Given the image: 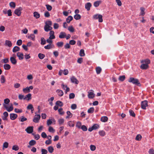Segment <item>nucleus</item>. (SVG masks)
Segmentation results:
<instances>
[{
    "mask_svg": "<svg viewBox=\"0 0 154 154\" xmlns=\"http://www.w3.org/2000/svg\"><path fill=\"white\" fill-rule=\"evenodd\" d=\"M57 92L58 93V95L60 96H62L63 94V92L62 91L58 89L57 90Z\"/></svg>",
    "mask_w": 154,
    "mask_h": 154,
    "instance_id": "e433bc0d",
    "label": "nucleus"
},
{
    "mask_svg": "<svg viewBox=\"0 0 154 154\" xmlns=\"http://www.w3.org/2000/svg\"><path fill=\"white\" fill-rule=\"evenodd\" d=\"M129 82L132 83L133 84L137 85L138 86H140L141 84L139 80L136 79H135L133 77H131L129 78L128 80Z\"/></svg>",
    "mask_w": 154,
    "mask_h": 154,
    "instance_id": "f257e3e1",
    "label": "nucleus"
},
{
    "mask_svg": "<svg viewBox=\"0 0 154 154\" xmlns=\"http://www.w3.org/2000/svg\"><path fill=\"white\" fill-rule=\"evenodd\" d=\"M99 134L100 136L103 137L106 134L105 131L103 130L99 131Z\"/></svg>",
    "mask_w": 154,
    "mask_h": 154,
    "instance_id": "a18cd8bd",
    "label": "nucleus"
},
{
    "mask_svg": "<svg viewBox=\"0 0 154 154\" xmlns=\"http://www.w3.org/2000/svg\"><path fill=\"white\" fill-rule=\"evenodd\" d=\"M71 81L72 82L75 83V84H77L79 83V81L74 76L72 77L71 79Z\"/></svg>",
    "mask_w": 154,
    "mask_h": 154,
    "instance_id": "1a4fd4ad",
    "label": "nucleus"
},
{
    "mask_svg": "<svg viewBox=\"0 0 154 154\" xmlns=\"http://www.w3.org/2000/svg\"><path fill=\"white\" fill-rule=\"evenodd\" d=\"M33 128L32 126H29L25 129V131L29 134L31 133L33 131Z\"/></svg>",
    "mask_w": 154,
    "mask_h": 154,
    "instance_id": "6e6552de",
    "label": "nucleus"
},
{
    "mask_svg": "<svg viewBox=\"0 0 154 154\" xmlns=\"http://www.w3.org/2000/svg\"><path fill=\"white\" fill-rule=\"evenodd\" d=\"M129 111L130 115L131 116H132L133 117H135V114L132 110L130 109Z\"/></svg>",
    "mask_w": 154,
    "mask_h": 154,
    "instance_id": "a19ab883",
    "label": "nucleus"
},
{
    "mask_svg": "<svg viewBox=\"0 0 154 154\" xmlns=\"http://www.w3.org/2000/svg\"><path fill=\"white\" fill-rule=\"evenodd\" d=\"M68 125L70 127H73L74 126V124L73 123V122L72 121H70L68 122Z\"/></svg>",
    "mask_w": 154,
    "mask_h": 154,
    "instance_id": "603ef678",
    "label": "nucleus"
},
{
    "mask_svg": "<svg viewBox=\"0 0 154 154\" xmlns=\"http://www.w3.org/2000/svg\"><path fill=\"white\" fill-rule=\"evenodd\" d=\"M42 154H47L48 152L47 150L45 149H41Z\"/></svg>",
    "mask_w": 154,
    "mask_h": 154,
    "instance_id": "052dcab7",
    "label": "nucleus"
},
{
    "mask_svg": "<svg viewBox=\"0 0 154 154\" xmlns=\"http://www.w3.org/2000/svg\"><path fill=\"white\" fill-rule=\"evenodd\" d=\"M5 43L6 45L8 46L9 47H11L12 45V44L11 42L9 40H6L5 41Z\"/></svg>",
    "mask_w": 154,
    "mask_h": 154,
    "instance_id": "cd10ccee",
    "label": "nucleus"
},
{
    "mask_svg": "<svg viewBox=\"0 0 154 154\" xmlns=\"http://www.w3.org/2000/svg\"><path fill=\"white\" fill-rule=\"evenodd\" d=\"M11 63L13 64H15L17 63V61L16 59L13 57H11L10 58Z\"/></svg>",
    "mask_w": 154,
    "mask_h": 154,
    "instance_id": "393cba45",
    "label": "nucleus"
},
{
    "mask_svg": "<svg viewBox=\"0 0 154 154\" xmlns=\"http://www.w3.org/2000/svg\"><path fill=\"white\" fill-rule=\"evenodd\" d=\"M79 55L80 56L83 57L85 55L84 51L83 49H81L80 51L79 52Z\"/></svg>",
    "mask_w": 154,
    "mask_h": 154,
    "instance_id": "ea45409f",
    "label": "nucleus"
},
{
    "mask_svg": "<svg viewBox=\"0 0 154 154\" xmlns=\"http://www.w3.org/2000/svg\"><path fill=\"white\" fill-rule=\"evenodd\" d=\"M9 5L11 7L13 8H15L16 6V5L15 3L13 2L10 3Z\"/></svg>",
    "mask_w": 154,
    "mask_h": 154,
    "instance_id": "de8ad7c7",
    "label": "nucleus"
},
{
    "mask_svg": "<svg viewBox=\"0 0 154 154\" xmlns=\"http://www.w3.org/2000/svg\"><path fill=\"white\" fill-rule=\"evenodd\" d=\"M68 30L71 32H73L74 31V29L72 26H69L68 28Z\"/></svg>",
    "mask_w": 154,
    "mask_h": 154,
    "instance_id": "6e6d98bb",
    "label": "nucleus"
},
{
    "mask_svg": "<svg viewBox=\"0 0 154 154\" xmlns=\"http://www.w3.org/2000/svg\"><path fill=\"white\" fill-rule=\"evenodd\" d=\"M82 125L81 123L80 122H78L76 124V127L79 128H81Z\"/></svg>",
    "mask_w": 154,
    "mask_h": 154,
    "instance_id": "0e129e2a",
    "label": "nucleus"
},
{
    "mask_svg": "<svg viewBox=\"0 0 154 154\" xmlns=\"http://www.w3.org/2000/svg\"><path fill=\"white\" fill-rule=\"evenodd\" d=\"M96 73L97 74H100L102 70L101 68L100 67H97L96 69Z\"/></svg>",
    "mask_w": 154,
    "mask_h": 154,
    "instance_id": "f704fd0d",
    "label": "nucleus"
},
{
    "mask_svg": "<svg viewBox=\"0 0 154 154\" xmlns=\"http://www.w3.org/2000/svg\"><path fill=\"white\" fill-rule=\"evenodd\" d=\"M92 127L94 130H95L99 128V125L97 124H94Z\"/></svg>",
    "mask_w": 154,
    "mask_h": 154,
    "instance_id": "bf43d9fd",
    "label": "nucleus"
},
{
    "mask_svg": "<svg viewBox=\"0 0 154 154\" xmlns=\"http://www.w3.org/2000/svg\"><path fill=\"white\" fill-rule=\"evenodd\" d=\"M90 149L91 151H94L96 149V146L93 145H91L90 146Z\"/></svg>",
    "mask_w": 154,
    "mask_h": 154,
    "instance_id": "4d7b16f0",
    "label": "nucleus"
},
{
    "mask_svg": "<svg viewBox=\"0 0 154 154\" xmlns=\"http://www.w3.org/2000/svg\"><path fill=\"white\" fill-rule=\"evenodd\" d=\"M91 6L92 5L91 3L88 2L85 4V7L88 11H89Z\"/></svg>",
    "mask_w": 154,
    "mask_h": 154,
    "instance_id": "9b49d317",
    "label": "nucleus"
},
{
    "mask_svg": "<svg viewBox=\"0 0 154 154\" xmlns=\"http://www.w3.org/2000/svg\"><path fill=\"white\" fill-rule=\"evenodd\" d=\"M54 47L53 44H48L46 46L44 47V48L46 49H50Z\"/></svg>",
    "mask_w": 154,
    "mask_h": 154,
    "instance_id": "f8f14e48",
    "label": "nucleus"
},
{
    "mask_svg": "<svg viewBox=\"0 0 154 154\" xmlns=\"http://www.w3.org/2000/svg\"><path fill=\"white\" fill-rule=\"evenodd\" d=\"M22 43V41L21 39L18 40L17 42V45L19 46L21 45Z\"/></svg>",
    "mask_w": 154,
    "mask_h": 154,
    "instance_id": "338daca9",
    "label": "nucleus"
},
{
    "mask_svg": "<svg viewBox=\"0 0 154 154\" xmlns=\"http://www.w3.org/2000/svg\"><path fill=\"white\" fill-rule=\"evenodd\" d=\"M62 88L65 90V93H66L70 91L69 88L66 85H65L63 84L61 85Z\"/></svg>",
    "mask_w": 154,
    "mask_h": 154,
    "instance_id": "0eeeda50",
    "label": "nucleus"
},
{
    "mask_svg": "<svg viewBox=\"0 0 154 154\" xmlns=\"http://www.w3.org/2000/svg\"><path fill=\"white\" fill-rule=\"evenodd\" d=\"M17 117V114L14 113H11L10 114V118L11 120H14Z\"/></svg>",
    "mask_w": 154,
    "mask_h": 154,
    "instance_id": "f3484780",
    "label": "nucleus"
},
{
    "mask_svg": "<svg viewBox=\"0 0 154 154\" xmlns=\"http://www.w3.org/2000/svg\"><path fill=\"white\" fill-rule=\"evenodd\" d=\"M66 113L68 116L66 117V119H68L72 117V114L69 111H67L66 112Z\"/></svg>",
    "mask_w": 154,
    "mask_h": 154,
    "instance_id": "c9c22d12",
    "label": "nucleus"
},
{
    "mask_svg": "<svg viewBox=\"0 0 154 154\" xmlns=\"http://www.w3.org/2000/svg\"><path fill=\"white\" fill-rule=\"evenodd\" d=\"M88 97L89 98L92 99L94 97V94L92 92H88Z\"/></svg>",
    "mask_w": 154,
    "mask_h": 154,
    "instance_id": "412c9836",
    "label": "nucleus"
},
{
    "mask_svg": "<svg viewBox=\"0 0 154 154\" xmlns=\"http://www.w3.org/2000/svg\"><path fill=\"white\" fill-rule=\"evenodd\" d=\"M36 143V142L34 140H30L29 143V145L27 147L28 148H30L31 146H33L35 145Z\"/></svg>",
    "mask_w": 154,
    "mask_h": 154,
    "instance_id": "dca6fc26",
    "label": "nucleus"
},
{
    "mask_svg": "<svg viewBox=\"0 0 154 154\" xmlns=\"http://www.w3.org/2000/svg\"><path fill=\"white\" fill-rule=\"evenodd\" d=\"M108 118L107 116H102L100 118V120L103 122H106L108 121Z\"/></svg>",
    "mask_w": 154,
    "mask_h": 154,
    "instance_id": "5701e85b",
    "label": "nucleus"
},
{
    "mask_svg": "<svg viewBox=\"0 0 154 154\" xmlns=\"http://www.w3.org/2000/svg\"><path fill=\"white\" fill-rule=\"evenodd\" d=\"M103 16L101 14H95L93 16V18L95 20L98 19V21L99 22H102L103 21Z\"/></svg>",
    "mask_w": 154,
    "mask_h": 154,
    "instance_id": "f03ea898",
    "label": "nucleus"
},
{
    "mask_svg": "<svg viewBox=\"0 0 154 154\" xmlns=\"http://www.w3.org/2000/svg\"><path fill=\"white\" fill-rule=\"evenodd\" d=\"M23 8L21 7H19L16 9L14 11V13L17 16H20L21 14V11H22Z\"/></svg>",
    "mask_w": 154,
    "mask_h": 154,
    "instance_id": "7ed1b4c3",
    "label": "nucleus"
},
{
    "mask_svg": "<svg viewBox=\"0 0 154 154\" xmlns=\"http://www.w3.org/2000/svg\"><path fill=\"white\" fill-rule=\"evenodd\" d=\"M33 89V86H31L29 87H27L25 88H23V91L24 93H26L29 92L30 91V90H32Z\"/></svg>",
    "mask_w": 154,
    "mask_h": 154,
    "instance_id": "20e7f679",
    "label": "nucleus"
},
{
    "mask_svg": "<svg viewBox=\"0 0 154 154\" xmlns=\"http://www.w3.org/2000/svg\"><path fill=\"white\" fill-rule=\"evenodd\" d=\"M4 68L5 70H9L11 68V66L9 64H5L4 65Z\"/></svg>",
    "mask_w": 154,
    "mask_h": 154,
    "instance_id": "7c9ffc66",
    "label": "nucleus"
},
{
    "mask_svg": "<svg viewBox=\"0 0 154 154\" xmlns=\"http://www.w3.org/2000/svg\"><path fill=\"white\" fill-rule=\"evenodd\" d=\"M66 36V33L64 32H61L59 36V37L60 38H65Z\"/></svg>",
    "mask_w": 154,
    "mask_h": 154,
    "instance_id": "a211bd4d",
    "label": "nucleus"
},
{
    "mask_svg": "<svg viewBox=\"0 0 154 154\" xmlns=\"http://www.w3.org/2000/svg\"><path fill=\"white\" fill-rule=\"evenodd\" d=\"M31 94H28L25 96L24 98V100H30L31 99Z\"/></svg>",
    "mask_w": 154,
    "mask_h": 154,
    "instance_id": "4be33fe9",
    "label": "nucleus"
},
{
    "mask_svg": "<svg viewBox=\"0 0 154 154\" xmlns=\"http://www.w3.org/2000/svg\"><path fill=\"white\" fill-rule=\"evenodd\" d=\"M1 83H4L5 82V79L4 75H2L1 76Z\"/></svg>",
    "mask_w": 154,
    "mask_h": 154,
    "instance_id": "13d9d810",
    "label": "nucleus"
},
{
    "mask_svg": "<svg viewBox=\"0 0 154 154\" xmlns=\"http://www.w3.org/2000/svg\"><path fill=\"white\" fill-rule=\"evenodd\" d=\"M41 118V116L40 115H35L33 121L35 123H38Z\"/></svg>",
    "mask_w": 154,
    "mask_h": 154,
    "instance_id": "39448f33",
    "label": "nucleus"
},
{
    "mask_svg": "<svg viewBox=\"0 0 154 154\" xmlns=\"http://www.w3.org/2000/svg\"><path fill=\"white\" fill-rule=\"evenodd\" d=\"M34 16L36 19H38L40 17V14L37 12H34L33 13Z\"/></svg>",
    "mask_w": 154,
    "mask_h": 154,
    "instance_id": "c756f323",
    "label": "nucleus"
},
{
    "mask_svg": "<svg viewBox=\"0 0 154 154\" xmlns=\"http://www.w3.org/2000/svg\"><path fill=\"white\" fill-rule=\"evenodd\" d=\"M56 105L60 107H62L63 105V103L61 101L58 100L56 102Z\"/></svg>",
    "mask_w": 154,
    "mask_h": 154,
    "instance_id": "c85d7f7f",
    "label": "nucleus"
},
{
    "mask_svg": "<svg viewBox=\"0 0 154 154\" xmlns=\"http://www.w3.org/2000/svg\"><path fill=\"white\" fill-rule=\"evenodd\" d=\"M63 42H58L56 44V45L58 47H62L63 45Z\"/></svg>",
    "mask_w": 154,
    "mask_h": 154,
    "instance_id": "4c0bfd02",
    "label": "nucleus"
},
{
    "mask_svg": "<svg viewBox=\"0 0 154 154\" xmlns=\"http://www.w3.org/2000/svg\"><path fill=\"white\" fill-rule=\"evenodd\" d=\"M94 110V108L93 107L90 108L88 110V112L89 113H91L93 112Z\"/></svg>",
    "mask_w": 154,
    "mask_h": 154,
    "instance_id": "8fccbe9b",
    "label": "nucleus"
},
{
    "mask_svg": "<svg viewBox=\"0 0 154 154\" xmlns=\"http://www.w3.org/2000/svg\"><path fill=\"white\" fill-rule=\"evenodd\" d=\"M3 106L8 112H10L12 111L13 109V107L12 106H10L9 107H8L6 105L3 104Z\"/></svg>",
    "mask_w": 154,
    "mask_h": 154,
    "instance_id": "2eb2a0df",
    "label": "nucleus"
},
{
    "mask_svg": "<svg viewBox=\"0 0 154 154\" xmlns=\"http://www.w3.org/2000/svg\"><path fill=\"white\" fill-rule=\"evenodd\" d=\"M48 131L50 132L54 133L55 130L51 126H50L49 128Z\"/></svg>",
    "mask_w": 154,
    "mask_h": 154,
    "instance_id": "680f3d73",
    "label": "nucleus"
},
{
    "mask_svg": "<svg viewBox=\"0 0 154 154\" xmlns=\"http://www.w3.org/2000/svg\"><path fill=\"white\" fill-rule=\"evenodd\" d=\"M148 106L147 101L146 100L143 101L141 102V107L143 109H146V107Z\"/></svg>",
    "mask_w": 154,
    "mask_h": 154,
    "instance_id": "423d86ee",
    "label": "nucleus"
},
{
    "mask_svg": "<svg viewBox=\"0 0 154 154\" xmlns=\"http://www.w3.org/2000/svg\"><path fill=\"white\" fill-rule=\"evenodd\" d=\"M45 57V55L44 54L39 53L38 54V57L39 58L41 59H43Z\"/></svg>",
    "mask_w": 154,
    "mask_h": 154,
    "instance_id": "09e8293b",
    "label": "nucleus"
},
{
    "mask_svg": "<svg viewBox=\"0 0 154 154\" xmlns=\"http://www.w3.org/2000/svg\"><path fill=\"white\" fill-rule=\"evenodd\" d=\"M102 2L101 0L97 1L94 2V6L95 7H98L100 4Z\"/></svg>",
    "mask_w": 154,
    "mask_h": 154,
    "instance_id": "aec40b11",
    "label": "nucleus"
},
{
    "mask_svg": "<svg viewBox=\"0 0 154 154\" xmlns=\"http://www.w3.org/2000/svg\"><path fill=\"white\" fill-rule=\"evenodd\" d=\"M54 32L53 31L51 30L50 31L49 34V38L50 39H54L55 38V36L54 35Z\"/></svg>",
    "mask_w": 154,
    "mask_h": 154,
    "instance_id": "4468645a",
    "label": "nucleus"
},
{
    "mask_svg": "<svg viewBox=\"0 0 154 154\" xmlns=\"http://www.w3.org/2000/svg\"><path fill=\"white\" fill-rule=\"evenodd\" d=\"M140 10H141V11L140 12V15L142 16L144 15L145 14L144 12L145 9L143 7H141L140 8Z\"/></svg>",
    "mask_w": 154,
    "mask_h": 154,
    "instance_id": "473e14b6",
    "label": "nucleus"
},
{
    "mask_svg": "<svg viewBox=\"0 0 154 154\" xmlns=\"http://www.w3.org/2000/svg\"><path fill=\"white\" fill-rule=\"evenodd\" d=\"M20 60H22L23 59V53L20 52H18L17 54Z\"/></svg>",
    "mask_w": 154,
    "mask_h": 154,
    "instance_id": "ddd939ff",
    "label": "nucleus"
},
{
    "mask_svg": "<svg viewBox=\"0 0 154 154\" xmlns=\"http://www.w3.org/2000/svg\"><path fill=\"white\" fill-rule=\"evenodd\" d=\"M58 112L59 114L60 115H63L64 114V112L63 111V109L62 108L59 109H58Z\"/></svg>",
    "mask_w": 154,
    "mask_h": 154,
    "instance_id": "864d4df0",
    "label": "nucleus"
},
{
    "mask_svg": "<svg viewBox=\"0 0 154 154\" xmlns=\"http://www.w3.org/2000/svg\"><path fill=\"white\" fill-rule=\"evenodd\" d=\"M28 38L31 39L32 41H35V36L34 34H32L28 36Z\"/></svg>",
    "mask_w": 154,
    "mask_h": 154,
    "instance_id": "a878e982",
    "label": "nucleus"
},
{
    "mask_svg": "<svg viewBox=\"0 0 154 154\" xmlns=\"http://www.w3.org/2000/svg\"><path fill=\"white\" fill-rule=\"evenodd\" d=\"M64 120L63 118H60L58 120V122L60 125H61L64 123Z\"/></svg>",
    "mask_w": 154,
    "mask_h": 154,
    "instance_id": "bb28decb",
    "label": "nucleus"
},
{
    "mask_svg": "<svg viewBox=\"0 0 154 154\" xmlns=\"http://www.w3.org/2000/svg\"><path fill=\"white\" fill-rule=\"evenodd\" d=\"M73 19V17L71 16H69L66 18V20L67 23H69Z\"/></svg>",
    "mask_w": 154,
    "mask_h": 154,
    "instance_id": "2f4dec72",
    "label": "nucleus"
},
{
    "mask_svg": "<svg viewBox=\"0 0 154 154\" xmlns=\"http://www.w3.org/2000/svg\"><path fill=\"white\" fill-rule=\"evenodd\" d=\"M41 45H44L46 43V41L45 40L43 37H42L41 38Z\"/></svg>",
    "mask_w": 154,
    "mask_h": 154,
    "instance_id": "49530a36",
    "label": "nucleus"
},
{
    "mask_svg": "<svg viewBox=\"0 0 154 154\" xmlns=\"http://www.w3.org/2000/svg\"><path fill=\"white\" fill-rule=\"evenodd\" d=\"M8 146V143L6 142H4L3 145V149H4V148H7Z\"/></svg>",
    "mask_w": 154,
    "mask_h": 154,
    "instance_id": "37998d69",
    "label": "nucleus"
},
{
    "mask_svg": "<svg viewBox=\"0 0 154 154\" xmlns=\"http://www.w3.org/2000/svg\"><path fill=\"white\" fill-rule=\"evenodd\" d=\"M20 50V48L19 47L17 46H15L13 48L12 51L13 52H16L19 51Z\"/></svg>",
    "mask_w": 154,
    "mask_h": 154,
    "instance_id": "58836bf2",
    "label": "nucleus"
},
{
    "mask_svg": "<svg viewBox=\"0 0 154 154\" xmlns=\"http://www.w3.org/2000/svg\"><path fill=\"white\" fill-rule=\"evenodd\" d=\"M45 6L46 7V8L47 10L48 11H50L52 9V7L51 5H49L47 4Z\"/></svg>",
    "mask_w": 154,
    "mask_h": 154,
    "instance_id": "3c124183",
    "label": "nucleus"
},
{
    "mask_svg": "<svg viewBox=\"0 0 154 154\" xmlns=\"http://www.w3.org/2000/svg\"><path fill=\"white\" fill-rule=\"evenodd\" d=\"M142 136L140 134H138L137 135L135 140H137L140 141L141 140Z\"/></svg>",
    "mask_w": 154,
    "mask_h": 154,
    "instance_id": "5fc2aeb1",
    "label": "nucleus"
},
{
    "mask_svg": "<svg viewBox=\"0 0 154 154\" xmlns=\"http://www.w3.org/2000/svg\"><path fill=\"white\" fill-rule=\"evenodd\" d=\"M81 128L83 131H86L88 129L84 125L81 126Z\"/></svg>",
    "mask_w": 154,
    "mask_h": 154,
    "instance_id": "e2e57ef3",
    "label": "nucleus"
},
{
    "mask_svg": "<svg viewBox=\"0 0 154 154\" xmlns=\"http://www.w3.org/2000/svg\"><path fill=\"white\" fill-rule=\"evenodd\" d=\"M75 94L73 93H71L69 94V98L70 99H73L75 97Z\"/></svg>",
    "mask_w": 154,
    "mask_h": 154,
    "instance_id": "69168bd1",
    "label": "nucleus"
},
{
    "mask_svg": "<svg viewBox=\"0 0 154 154\" xmlns=\"http://www.w3.org/2000/svg\"><path fill=\"white\" fill-rule=\"evenodd\" d=\"M74 18L76 20H78L81 19V16L79 14H76L74 16Z\"/></svg>",
    "mask_w": 154,
    "mask_h": 154,
    "instance_id": "79ce46f5",
    "label": "nucleus"
},
{
    "mask_svg": "<svg viewBox=\"0 0 154 154\" xmlns=\"http://www.w3.org/2000/svg\"><path fill=\"white\" fill-rule=\"evenodd\" d=\"M141 63H145V64H147L148 65V64L150 63V61L149 59H147L141 61Z\"/></svg>",
    "mask_w": 154,
    "mask_h": 154,
    "instance_id": "b1692460",
    "label": "nucleus"
},
{
    "mask_svg": "<svg viewBox=\"0 0 154 154\" xmlns=\"http://www.w3.org/2000/svg\"><path fill=\"white\" fill-rule=\"evenodd\" d=\"M52 29V27L51 26L45 25L44 26L45 30L47 32H48L50 30H51Z\"/></svg>",
    "mask_w": 154,
    "mask_h": 154,
    "instance_id": "9d476101",
    "label": "nucleus"
},
{
    "mask_svg": "<svg viewBox=\"0 0 154 154\" xmlns=\"http://www.w3.org/2000/svg\"><path fill=\"white\" fill-rule=\"evenodd\" d=\"M53 53L54 56L56 57H57L59 54V53L57 51H54Z\"/></svg>",
    "mask_w": 154,
    "mask_h": 154,
    "instance_id": "774afa93",
    "label": "nucleus"
},
{
    "mask_svg": "<svg viewBox=\"0 0 154 154\" xmlns=\"http://www.w3.org/2000/svg\"><path fill=\"white\" fill-rule=\"evenodd\" d=\"M48 149L49 152L51 153H52L54 150V149L53 147L51 146H49L48 148Z\"/></svg>",
    "mask_w": 154,
    "mask_h": 154,
    "instance_id": "72a5a7b5",
    "label": "nucleus"
},
{
    "mask_svg": "<svg viewBox=\"0 0 154 154\" xmlns=\"http://www.w3.org/2000/svg\"><path fill=\"white\" fill-rule=\"evenodd\" d=\"M125 78V75L120 76L119 77V80L121 81H123Z\"/></svg>",
    "mask_w": 154,
    "mask_h": 154,
    "instance_id": "c03bdc74",
    "label": "nucleus"
},
{
    "mask_svg": "<svg viewBox=\"0 0 154 154\" xmlns=\"http://www.w3.org/2000/svg\"><path fill=\"white\" fill-rule=\"evenodd\" d=\"M140 68L143 69H146L149 68V65L147 64L143 63L140 66Z\"/></svg>",
    "mask_w": 154,
    "mask_h": 154,
    "instance_id": "6ab92c4d",
    "label": "nucleus"
}]
</instances>
